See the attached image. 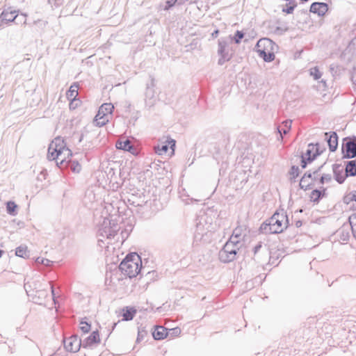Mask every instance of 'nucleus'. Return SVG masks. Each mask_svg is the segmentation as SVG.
<instances>
[{"instance_id":"nucleus-58","label":"nucleus","mask_w":356,"mask_h":356,"mask_svg":"<svg viewBox=\"0 0 356 356\" xmlns=\"http://www.w3.org/2000/svg\"><path fill=\"white\" fill-rule=\"evenodd\" d=\"M27 286H28V284H27V283H25V284H24V289H25V290H26V291L27 294H28L29 296H30V294H29L30 291L27 289Z\"/></svg>"},{"instance_id":"nucleus-64","label":"nucleus","mask_w":356,"mask_h":356,"mask_svg":"<svg viewBox=\"0 0 356 356\" xmlns=\"http://www.w3.org/2000/svg\"><path fill=\"white\" fill-rule=\"evenodd\" d=\"M3 253V251L0 250V258L1 257Z\"/></svg>"},{"instance_id":"nucleus-17","label":"nucleus","mask_w":356,"mask_h":356,"mask_svg":"<svg viewBox=\"0 0 356 356\" xmlns=\"http://www.w3.org/2000/svg\"><path fill=\"white\" fill-rule=\"evenodd\" d=\"M236 252H231L221 249L218 253V257L220 261L223 263H229L236 259Z\"/></svg>"},{"instance_id":"nucleus-41","label":"nucleus","mask_w":356,"mask_h":356,"mask_svg":"<svg viewBox=\"0 0 356 356\" xmlns=\"http://www.w3.org/2000/svg\"><path fill=\"white\" fill-rule=\"evenodd\" d=\"M292 5L288 6L286 5V8H283L282 11L284 13H286L287 14H291L293 12L294 8H296V5L293 3H292Z\"/></svg>"},{"instance_id":"nucleus-54","label":"nucleus","mask_w":356,"mask_h":356,"mask_svg":"<svg viewBox=\"0 0 356 356\" xmlns=\"http://www.w3.org/2000/svg\"><path fill=\"white\" fill-rule=\"evenodd\" d=\"M218 34H219V30H218V29H216V30H215V31L211 33V37H212L213 38H217V37H218Z\"/></svg>"},{"instance_id":"nucleus-52","label":"nucleus","mask_w":356,"mask_h":356,"mask_svg":"<svg viewBox=\"0 0 356 356\" xmlns=\"http://www.w3.org/2000/svg\"><path fill=\"white\" fill-rule=\"evenodd\" d=\"M70 156H67V154H63V158H65V163L62 168L67 166V164L70 162V159H68Z\"/></svg>"},{"instance_id":"nucleus-10","label":"nucleus","mask_w":356,"mask_h":356,"mask_svg":"<svg viewBox=\"0 0 356 356\" xmlns=\"http://www.w3.org/2000/svg\"><path fill=\"white\" fill-rule=\"evenodd\" d=\"M154 79H152L151 83L147 85L145 93V103L147 106H152L156 101Z\"/></svg>"},{"instance_id":"nucleus-42","label":"nucleus","mask_w":356,"mask_h":356,"mask_svg":"<svg viewBox=\"0 0 356 356\" xmlns=\"http://www.w3.org/2000/svg\"><path fill=\"white\" fill-rule=\"evenodd\" d=\"M168 334H170L172 336H178L181 333V330L179 327H175L172 329L168 330Z\"/></svg>"},{"instance_id":"nucleus-47","label":"nucleus","mask_w":356,"mask_h":356,"mask_svg":"<svg viewBox=\"0 0 356 356\" xmlns=\"http://www.w3.org/2000/svg\"><path fill=\"white\" fill-rule=\"evenodd\" d=\"M177 1V0H167L165 9H169L170 8L172 7L176 3Z\"/></svg>"},{"instance_id":"nucleus-21","label":"nucleus","mask_w":356,"mask_h":356,"mask_svg":"<svg viewBox=\"0 0 356 356\" xmlns=\"http://www.w3.org/2000/svg\"><path fill=\"white\" fill-rule=\"evenodd\" d=\"M346 176L354 177L356 176V161L352 160L347 161L346 163Z\"/></svg>"},{"instance_id":"nucleus-2","label":"nucleus","mask_w":356,"mask_h":356,"mask_svg":"<svg viewBox=\"0 0 356 356\" xmlns=\"http://www.w3.org/2000/svg\"><path fill=\"white\" fill-rule=\"evenodd\" d=\"M63 154L72 155L71 150L65 147L63 140L56 138L49 146L47 158L49 160H55L56 165L62 168L65 163V158H63Z\"/></svg>"},{"instance_id":"nucleus-8","label":"nucleus","mask_w":356,"mask_h":356,"mask_svg":"<svg viewBox=\"0 0 356 356\" xmlns=\"http://www.w3.org/2000/svg\"><path fill=\"white\" fill-rule=\"evenodd\" d=\"M325 147L320 149L319 143H309L305 153L302 154L301 156L306 158L309 163L314 161L318 156L321 155L325 150Z\"/></svg>"},{"instance_id":"nucleus-27","label":"nucleus","mask_w":356,"mask_h":356,"mask_svg":"<svg viewBox=\"0 0 356 356\" xmlns=\"http://www.w3.org/2000/svg\"><path fill=\"white\" fill-rule=\"evenodd\" d=\"M79 86L76 83L72 85L67 92V98L74 100L78 95Z\"/></svg>"},{"instance_id":"nucleus-24","label":"nucleus","mask_w":356,"mask_h":356,"mask_svg":"<svg viewBox=\"0 0 356 356\" xmlns=\"http://www.w3.org/2000/svg\"><path fill=\"white\" fill-rule=\"evenodd\" d=\"M325 190V188H323V192L318 189L313 190L310 195L312 201L318 203L319 200L322 198V197L324 195Z\"/></svg>"},{"instance_id":"nucleus-23","label":"nucleus","mask_w":356,"mask_h":356,"mask_svg":"<svg viewBox=\"0 0 356 356\" xmlns=\"http://www.w3.org/2000/svg\"><path fill=\"white\" fill-rule=\"evenodd\" d=\"M169 145H170V147L173 149V147L175 146V140L173 139H170V140L168 141V145L163 144L161 146L158 145L157 147H155L156 153L159 155L165 153L168 149Z\"/></svg>"},{"instance_id":"nucleus-30","label":"nucleus","mask_w":356,"mask_h":356,"mask_svg":"<svg viewBox=\"0 0 356 356\" xmlns=\"http://www.w3.org/2000/svg\"><path fill=\"white\" fill-rule=\"evenodd\" d=\"M67 166H69L71 170L74 172L79 173L81 170V165L76 161L70 160L67 164Z\"/></svg>"},{"instance_id":"nucleus-60","label":"nucleus","mask_w":356,"mask_h":356,"mask_svg":"<svg viewBox=\"0 0 356 356\" xmlns=\"http://www.w3.org/2000/svg\"><path fill=\"white\" fill-rule=\"evenodd\" d=\"M51 289L52 296H53V298H54L55 293H54V287L52 285H51Z\"/></svg>"},{"instance_id":"nucleus-48","label":"nucleus","mask_w":356,"mask_h":356,"mask_svg":"<svg viewBox=\"0 0 356 356\" xmlns=\"http://www.w3.org/2000/svg\"><path fill=\"white\" fill-rule=\"evenodd\" d=\"M228 241L235 242V243H233V244L238 245V248L240 249V248L241 246V238L232 239V236H231L229 239L228 240Z\"/></svg>"},{"instance_id":"nucleus-55","label":"nucleus","mask_w":356,"mask_h":356,"mask_svg":"<svg viewBox=\"0 0 356 356\" xmlns=\"http://www.w3.org/2000/svg\"><path fill=\"white\" fill-rule=\"evenodd\" d=\"M22 15L24 17V20L23 21H20V22L23 23L24 24H26V17H27V15L25 14V13H22Z\"/></svg>"},{"instance_id":"nucleus-11","label":"nucleus","mask_w":356,"mask_h":356,"mask_svg":"<svg viewBox=\"0 0 356 356\" xmlns=\"http://www.w3.org/2000/svg\"><path fill=\"white\" fill-rule=\"evenodd\" d=\"M274 42L268 38H261L258 40L255 49L259 54V50H264V51H273Z\"/></svg>"},{"instance_id":"nucleus-4","label":"nucleus","mask_w":356,"mask_h":356,"mask_svg":"<svg viewBox=\"0 0 356 356\" xmlns=\"http://www.w3.org/2000/svg\"><path fill=\"white\" fill-rule=\"evenodd\" d=\"M120 229L119 225L111 220L104 218L103 222L100 225L97 236L99 237L98 241H104V238L111 239L117 234Z\"/></svg>"},{"instance_id":"nucleus-53","label":"nucleus","mask_w":356,"mask_h":356,"mask_svg":"<svg viewBox=\"0 0 356 356\" xmlns=\"http://www.w3.org/2000/svg\"><path fill=\"white\" fill-rule=\"evenodd\" d=\"M325 165V163H323V165H321V166H319L317 169H316L315 170L313 171V174L314 175H317L321 170V169L323 168V165Z\"/></svg>"},{"instance_id":"nucleus-9","label":"nucleus","mask_w":356,"mask_h":356,"mask_svg":"<svg viewBox=\"0 0 356 356\" xmlns=\"http://www.w3.org/2000/svg\"><path fill=\"white\" fill-rule=\"evenodd\" d=\"M63 342L65 350L71 353H77L82 346V341L77 335L65 339Z\"/></svg>"},{"instance_id":"nucleus-36","label":"nucleus","mask_w":356,"mask_h":356,"mask_svg":"<svg viewBox=\"0 0 356 356\" xmlns=\"http://www.w3.org/2000/svg\"><path fill=\"white\" fill-rule=\"evenodd\" d=\"M310 75L312 76L315 80H318L321 77L322 74L317 67H314L310 69Z\"/></svg>"},{"instance_id":"nucleus-33","label":"nucleus","mask_w":356,"mask_h":356,"mask_svg":"<svg viewBox=\"0 0 356 356\" xmlns=\"http://www.w3.org/2000/svg\"><path fill=\"white\" fill-rule=\"evenodd\" d=\"M147 335V332L145 330V327H139L138 331V336L136 339V342L140 343L142 340L145 339V337Z\"/></svg>"},{"instance_id":"nucleus-31","label":"nucleus","mask_w":356,"mask_h":356,"mask_svg":"<svg viewBox=\"0 0 356 356\" xmlns=\"http://www.w3.org/2000/svg\"><path fill=\"white\" fill-rule=\"evenodd\" d=\"M233 243L234 242L232 241H227L222 249L229 250L231 252H236L237 253L239 250V248H238V245L233 244Z\"/></svg>"},{"instance_id":"nucleus-14","label":"nucleus","mask_w":356,"mask_h":356,"mask_svg":"<svg viewBox=\"0 0 356 356\" xmlns=\"http://www.w3.org/2000/svg\"><path fill=\"white\" fill-rule=\"evenodd\" d=\"M328 10V6L326 3L314 2L310 6V12L318 14V16H323Z\"/></svg>"},{"instance_id":"nucleus-43","label":"nucleus","mask_w":356,"mask_h":356,"mask_svg":"<svg viewBox=\"0 0 356 356\" xmlns=\"http://www.w3.org/2000/svg\"><path fill=\"white\" fill-rule=\"evenodd\" d=\"M354 192H353L352 193H350L343 197V202L346 204H349L350 202L354 201Z\"/></svg>"},{"instance_id":"nucleus-12","label":"nucleus","mask_w":356,"mask_h":356,"mask_svg":"<svg viewBox=\"0 0 356 356\" xmlns=\"http://www.w3.org/2000/svg\"><path fill=\"white\" fill-rule=\"evenodd\" d=\"M325 136L330 151L332 152H335L338 147V136L337 133L334 131L330 133L325 132Z\"/></svg>"},{"instance_id":"nucleus-13","label":"nucleus","mask_w":356,"mask_h":356,"mask_svg":"<svg viewBox=\"0 0 356 356\" xmlns=\"http://www.w3.org/2000/svg\"><path fill=\"white\" fill-rule=\"evenodd\" d=\"M332 170L334 173V179L339 184H343L347 176H346V172L343 173V167L341 164L335 163L332 165Z\"/></svg>"},{"instance_id":"nucleus-16","label":"nucleus","mask_w":356,"mask_h":356,"mask_svg":"<svg viewBox=\"0 0 356 356\" xmlns=\"http://www.w3.org/2000/svg\"><path fill=\"white\" fill-rule=\"evenodd\" d=\"M19 10H4L1 14H0V18L1 19L2 22H6V24H8L10 22H14L18 15Z\"/></svg>"},{"instance_id":"nucleus-34","label":"nucleus","mask_w":356,"mask_h":356,"mask_svg":"<svg viewBox=\"0 0 356 356\" xmlns=\"http://www.w3.org/2000/svg\"><path fill=\"white\" fill-rule=\"evenodd\" d=\"M348 220L351 226L353 234L355 237H356V229L354 227V225L356 223V213L351 214L349 216Z\"/></svg>"},{"instance_id":"nucleus-7","label":"nucleus","mask_w":356,"mask_h":356,"mask_svg":"<svg viewBox=\"0 0 356 356\" xmlns=\"http://www.w3.org/2000/svg\"><path fill=\"white\" fill-rule=\"evenodd\" d=\"M341 151L343 159H353L356 157V136L346 138L342 144Z\"/></svg>"},{"instance_id":"nucleus-1","label":"nucleus","mask_w":356,"mask_h":356,"mask_svg":"<svg viewBox=\"0 0 356 356\" xmlns=\"http://www.w3.org/2000/svg\"><path fill=\"white\" fill-rule=\"evenodd\" d=\"M289 224L286 214L282 210L281 212H275L273 216L263 222L259 228L262 234H279L286 229Z\"/></svg>"},{"instance_id":"nucleus-59","label":"nucleus","mask_w":356,"mask_h":356,"mask_svg":"<svg viewBox=\"0 0 356 356\" xmlns=\"http://www.w3.org/2000/svg\"><path fill=\"white\" fill-rule=\"evenodd\" d=\"M41 259H44L42 257H38L35 260L36 263L41 264Z\"/></svg>"},{"instance_id":"nucleus-63","label":"nucleus","mask_w":356,"mask_h":356,"mask_svg":"<svg viewBox=\"0 0 356 356\" xmlns=\"http://www.w3.org/2000/svg\"><path fill=\"white\" fill-rule=\"evenodd\" d=\"M354 201L356 202V191H354Z\"/></svg>"},{"instance_id":"nucleus-25","label":"nucleus","mask_w":356,"mask_h":356,"mask_svg":"<svg viewBox=\"0 0 356 356\" xmlns=\"http://www.w3.org/2000/svg\"><path fill=\"white\" fill-rule=\"evenodd\" d=\"M258 55L259 57L262 58L265 62H271L275 57L273 51H264V50H259Z\"/></svg>"},{"instance_id":"nucleus-26","label":"nucleus","mask_w":356,"mask_h":356,"mask_svg":"<svg viewBox=\"0 0 356 356\" xmlns=\"http://www.w3.org/2000/svg\"><path fill=\"white\" fill-rule=\"evenodd\" d=\"M15 254L22 258H27L29 257V252L26 245H20L16 248Z\"/></svg>"},{"instance_id":"nucleus-46","label":"nucleus","mask_w":356,"mask_h":356,"mask_svg":"<svg viewBox=\"0 0 356 356\" xmlns=\"http://www.w3.org/2000/svg\"><path fill=\"white\" fill-rule=\"evenodd\" d=\"M286 31H287V28H282L280 26H277L275 29V33L276 34L281 35Z\"/></svg>"},{"instance_id":"nucleus-3","label":"nucleus","mask_w":356,"mask_h":356,"mask_svg":"<svg viewBox=\"0 0 356 356\" xmlns=\"http://www.w3.org/2000/svg\"><path fill=\"white\" fill-rule=\"evenodd\" d=\"M142 261L137 253L127 254L119 266L121 272L129 277H134L141 271Z\"/></svg>"},{"instance_id":"nucleus-40","label":"nucleus","mask_w":356,"mask_h":356,"mask_svg":"<svg viewBox=\"0 0 356 356\" xmlns=\"http://www.w3.org/2000/svg\"><path fill=\"white\" fill-rule=\"evenodd\" d=\"M33 24L38 26V27L42 30L46 27V26L47 24V22L43 21L42 19H38V20L34 21Z\"/></svg>"},{"instance_id":"nucleus-6","label":"nucleus","mask_w":356,"mask_h":356,"mask_svg":"<svg viewBox=\"0 0 356 356\" xmlns=\"http://www.w3.org/2000/svg\"><path fill=\"white\" fill-rule=\"evenodd\" d=\"M231 42L225 38H220L218 41V54L220 56L218 64L222 65L225 62L229 61L232 56L230 49Z\"/></svg>"},{"instance_id":"nucleus-32","label":"nucleus","mask_w":356,"mask_h":356,"mask_svg":"<svg viewBox=\"0 0 356 356\" xmlns=\"http://www.w3.org/2000/svg\"><path fill=\"white\" fill-rule=\"evenodd\" d=\"M85 318H82L80 321V329L83 333H88L90 330L91 325L85 321Z\"/></svg>"},{"instance_id":"nucleus-28","label":"nucleus","mask_w":356,"mask_h":356,"mask_svg":"<svg viewBox=\"0 0 356 356\" xmlns=\"http://www.w3.org/2000/svg\"><path fill=\"white\" fill-rule=\"evenodd\" d=\"M291 124H292V121L291 120H286V121L282 122L283 127L280 128L279 127L277 128V130H278V131H279V133L280 134L281 136L282 134L286 135V134L289 133V131L291 129Z\"/></svg>"},{"instance_id":"nucleus-39","label":"nucleus","mask_w":356,"mask_h":356,"mask_svg":"<svg viewBox=\"0 0 356 356\" xmlns=\"http://www.w3.org/2000/svg\"><path fill=\"white\" fill-rule=\"evenodd\" d=\"M244 37V33L241 31H236L234 40L236 44H239Z\"/></svg>"},{"instance_id":"nucleus-5","label":"nucleus","mask_w":356,"mask_h":356,"mask_svg":"<svg viewBox=\"0 0 356 356\" xmlns=\"http://www.w3.org/2000/svg\"><path fill=\"white\" fill-rule=\"evenodd\" d=\"M114 106L111 103L103 104L99 108L97 115L95 117L94 123L97 127H103L109 121Z\"/></svg>"},{"instance_id":"nucleus-62","label":"nucleus","mask_w":356,"mask_h":356,"mask_svg":"<svg viewBox=\"0 0 356 356\" xmlns=\"http://www.w3.org/2000/svg\"><path fill=\"white\" fill-rule=\"evenodd\" d=\"M39 293H41L42 295H45L46 294V292L45 291H38Z\"/></svg>"},{"instance_id":"nucleus-50","label":"nucleus","mask_w":356,"mask_h":356,"mask_svg":"<svg viewBox=\"0 0 356 356\" xmlns=\"http://www.w3.org/2000/svg\"><path fill=\"white\" fill-rule=\"evenodd\" d=\"M262 247V245H261V242H259L258 244H257L254 248H253V252H254V254H257L259 250Z\"/></svg>"},{"instance_id":"nucleus-38","label":"nucleus","mask_w":356,"mask_h":356,"mask_svg":"<svg viewBox=\"0 0 356 356\" xmlns=\"http://www.w3.org/2000/svg\"><path fill=\"white\" fill-rule=\"evenodd\" d=\"M242 229L241 227H236L234 229L232 235V239L235 238H242V234H241Z\"/></svg>"},{"instance_id":"nucleus-22","label":"nucleus","mask_w":356,"mask_h":356,"mask_svg":"<svg viewBox=\"0 0 356 356\" xmlns=\"http://www.w3.org/2000/svg\"><path fill=\"white\" fill-rule=\"evenodd\" d=\"M123 320L126 321L132 320L136 314V309L134 307H126L123 309Z\"/></svg>"},{"instance_id":"nucleus-44","label":"nucleus","mask_w":356,"mask_h":356,"mask_svg":"<svg viewBox=\"0 0 356 356\" xmlns=\"http://www.w3.org/2000/svg\"><path fill=\"white\" fill-rule=\"evenodd\" d=\"M49 3L55 7H59L63 3V0H49Z\"/></svg>"},{"instance_id":"nucleus-37","label":"nucleus","mask_w":356,"mask_h":356,"mask_svg":"<svg viewBox=\"0 0 356 356\" xmlns=\"http://www.w3.org/2000/svg\"><path fill=\"white\" fill-rule=\"evenodd\" d=\"M332 180V176L330 174H323L319 179V183L324 184L325 183H329Z\"/></svg>"},{"instance_id":"nucleus-19","label":"nucleus","mask_w":356,"mask_h":356,"mask_svg":"<svg viewBox=\"0 0 356 356\" xmlns=\"http://www.w3.org/2000/svg\"><path fill=\"white\" fill-rule=\"evenodd\" d=\"M152 336L155 340H162L168 336V329L163 326H156Z\"/></svg>"},{"instance_id":"nucleus-45","label":"nucleus","mask_w":356,"mask_h":356,"mask_svg":"<svg viewBox=\"0 0 356 356\" xmlns=\"http://www.w3.org/2000/svg\"><path fill=\"white\" fill-rule=\"evenodd\" d=\"M340 238L343 241H348L349 238L348 232H344L343 230H341L340 232Z\"/></svg>"},{"instance_id":"nucleus-18","label":"nucleus","mask_w":356,"mask_h":356,"mask_svg":"<svg viewBox=\"0 0 356 356\" xmlns=\"http://www.w3.org/2000/svg\"><path fill=\"white\" fill-rule=\"evenodd\" d=\"M115 146L117 149L127 151L132 154H134L136 152V148L128 139L124 141H117Z\"/></svg>"},{"instance_id":"nucleus-35","label":"nucleus","mask_w":356,"mask_h":356,"mask_svg":"<svg viewBox=\"0 0 356 356\" xmlns=\"http://www.w3.org/2000/svg\"><path fill=\"white\" fill-rule=\"evenodd\" d=\"M289 174L291 176V180L292 181V179H295L296 177H298L299 176V174H300L299 168L296 165L291 166L290 171H289Z\"/></svg>"},{"instance_id":"nucleus-57","label":"nucleus","mask_w":356,"mask_h":356,"mask_svg":"<svg viewBox=\"0 0 356 356\" xmlns=\"http://www.w3.org/2000/svg\"><path fill=\"white\" fill-rule=\"evenodd\" d=\"M316 175H314L313 174V172H311V178H308L309 179H312V181L313 180H315L316 179Z\"/></svg>"},{"instance_id":"nucleus-51","label":"nucleus","mask_w":356,"mask_h":356,"mask_svg":"<svg viewBox=\"0 0 356 356\" xmlns=\"http://www.w3.org/2000/svg\"><path fill=\"white\" fill-rule=\"evenodd\" d=\"M51 263L52 261L48 259L44 258V259H41V264H43L44 266H49Z\"/></svg>"},{"instance_id":"nucleus-15","label":"nucleus","mask_w":356,"mask_h":356,"mask_svg":"<svg viewBox=\"0 0 356 356\" xmlns=\"http://www.w3.org/2000/svg\"><path fill=\"white\" fill-rule=\"evenodd\" d=\"M100 342V338L99 332L97 330L93 331L90 336L86 337L83 341H82V347L83 348H87L93 346L94 344H97Z\"/></svg>"},{"instance_id":"nucleus-56","label":"nucleus","mask_w":356,"mask_h":356,"mask_svg":"<svg viewBox=\"0 0 356 356\" xmlns=\"http://www.w3.org/2000/svg\"><path fill=\"white\" fill-rule=\"evenodd\" d=\"M86 132H87V129H86L85 131L81 134V136H80V138H79V142L81 143L82 141V140L83 139L84 136H85V134H86Z\"/></svg>"},{"instance_id":"nucleus-20","label":"nucleus","mask_w":356,"mask_h":356,"mask_svg":"<svg viewBox=\"0 0 356 356\" xmlns=\"http://www.w3.org/2000/svg\"><path fill=\"white\" fill-rule=\"evenodd\" d=\"M311 178V171L306 172L300 179L299 186L301 189L307 191L311 188L312 183L309 181V179Z\"/></svg>"},{"instance_id":"nucleus-29","label":"nucleus","mask_w":356,"mask_h":356,"mask_svg":"<svg viewBox=\"0 0 356 356\" xmlns=\"http://www.w3.org/2000/svg\"><path fill=\"white\" fill-rule=\"evenodd\" d=\"M17 205L13 201H8L6 202V211L7 213L11 216H15L17 214L16 209Z\"/></svg>"},{"instance_id":"nucleus-61","label":"nucleus","mask_w":356,"mask_h":356,"mask_svg":"<svg viewBox=\"0 0 356 356\" xmlns=\"http://www.w3.org/2000/svg\"><path fill=\"white\" fill-rule=\"evenodd\" d=\"M301 225H302V222L301 221L298 220V221L296 222V227H298L301 226Z\"/></svg>"},{"instance_id":"nucleus-49","label":"nucleus","mask_w":356,"mask_h":356,"mask_svg":"<svg viewBox=\"0 0 356 356\" xmlns=\"http://www.w3.org/2000/svg\"><path fill=\"white\" fill-rule=\"evenodd\" d=\"M308 163H309V161H307L306 158L301 156V167L302 168H305Z\"/></svg>"}]
</instances>
